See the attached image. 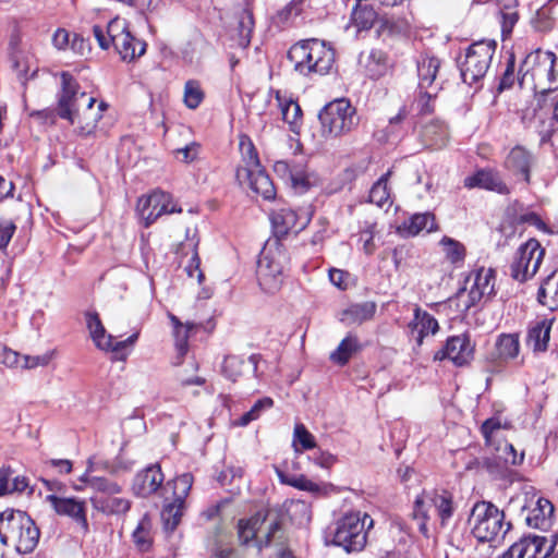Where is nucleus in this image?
Here are the masks:
<instances>
[{
    "instance_id": "33",
    "label": "nucleus",
    "mask_w": 558,
    "mask_h": 558,
    "mask_svg": "<svg viewBox=\"0 0 558 558\" xmlns=\"http://www.w3.org/2000/svg\"><path fill=\"white\" fill-rule=\"evenodd\" d=\"M85 318L87 329L95 345L100 350L109 351L112 348L113 337L106 331L99 315L95 312H88Z\"/></svg>"
},
{
    "instance_id": "24",
    "label": "nucleus",
    "mask_w": 558,
    "mask_h": 558,
    "mask_svg": "<svg viewBox=\"0 0 558 558\" xmlns=\"http://www.w3.org/2000/svg\"><path fill=\"white\" fill-rule=\"evenodd\" d=\"M464 186L468 189L481 187L498 194H508L509 189L500 178L499 173L493 170H480L464 179Z\"/></svg>"
},
{
    "instance_id": "2",
    "label": "nucleus",
    "mask_w": 558,
    "mask_h": 558,
    "mask_svg": "<svg viewBox=\"0 0 558 558\" xmlns=\"http://www.w3.org/2000/svg\"><path fill=\"white\" fill-rule=\"evenodd\" d=\"M238 534L242 544H252L258 550L271 548L270 558H294L287 546L282 514L277 509L262 508L250 519L240 520Z\"/></svg>"
},
{
    "instance_id": "51",
    "label": "nucleus",
    "mask_w": 558,
    "mask_h": 558,
    "mask_svg": "<svg viewBox=\"0 0 558 558\" xmlns=\"http://www.w3.org/2000/svg\"><path fill=\"white\" fill-rule=\"evenodd\" d=\"M272 404H274L272 399H270L268 397H265V398L258 400L251 408V410L247 411L246 413H244L238 421L234 422V424L236 426H246V425H248L251 422L257 420L259 417L260 413L265 409L271 408Z\"/></svg>"
},
{
    "instance_id": "64",
    "label": "nucleus",
    "mask_w": 558,
    "mask_h": 558,
    "mask_svg": "<svg viewBox=\"0 0 558 558\" xmlns=\"http://www.w3.org/2000/svg\"><path fill=\"white\" fill-rule=\"evenodd\" d=\"M312 459L315 464L324 469H329L337 462V457L327 451H317Z\"/></svg>"
},
{
    "instance_id": "39",
    "label": "nucleus",
    "mask_w": 558,
    "mask_h": 558,
    "mask_svg": "<svg viewBox=\"0 0 558 558\" xmlns=\"http://www.w3.org/2000/svg\"><path fill=\"white\" fill-rule=\"evenodd\" d=\"M360 350V343L355 336L348 335L329 355L332 363L343 366L352 355Z\"/></svg>"
},
{
    "instance_id": "11",
    "label": "nucleus",
    "mask_w": 558,
    "mask_h": 558,
    "mask_svg": "<svg viewBox=\"0 0 558 558\" xmlns=\"http://www.w3.org/2000/svg\"><path fill=\"white\" fill-rule=\"evenodd\" d=\"M496 50L495 40H478L470 45L464 59L460 62L461 77L472 85L487 73Z\"/></svg>"
},
{
    "instance_id": "1",
    "label": "nucleus",
    "mask_w": 558,
    "mask_h": 558,
    "mask_svg": "<svg viewBox=\"0 0 558 558\" xmlns=\"http://www.w3.org/2000/svg\"><path fill=\"white\" fill-rule=\"evenodd\" d=\"M556 54L553 51L537 49L525 58L522 69H526L523 80L530 74L535 90L537 106L541 110L551 109L547 119H541L537 125L539 145L550 144L557 131L558 122V85L556 82Z\"/></svg>"
},
{
    "instance_id": "26",
    "label": "nucleus",
    "mask_w": 558,
    "mask_h": 558,
    "mask_svg": "<svg viewBox=\"0 0 558 558\" xmlns=\"http://www.w3.org/2000/svg\"><path fill=\"white\" fill-rule=\"evenodd\" d=\"M376 310L377 305L373 301L354 303L340 313L339 320L347 326L362 325L363 323L373 319Z\"/></svg>"
},
{
    "instance_id": "10",
    "label": "nucleus",
    "mask_w": 558,
    "mask_h": 558,
    "mask_svg": "<svg viewBox=\"0 0 558 558\" xmlns=\"http://www.w3.org/2000/svg\"><path fill=\"white\" fill-rule=\"evenodd\" d=\"M284 258V253L277 241L274 243L267 242L260 251L256 275L258 283L264 291L274 293L281 286L282 262Z\"/></svg>"
},
{
    "instance_id": "29",
    "label": "nucleus",
    "mask_w": 558,
    "mask_h": 558,
    "mask_svg": "<svg viewBox=\"0 0 558 558\" xmlns=\"http://www.w3.org/2000/svg\"><path fill=\"white\" fill-rule=\"evenodd\" d=\"M198 240L195 239V233L190 238V230H186V241L180 244L179 252L190 253L191 256L187 264L184 266V270L190 278H195L197 283H202L204 280V274L201 270V259L197 253Z\"/></svg>"
},
{
    "instance_id": "23",
    "label": "nucleus",
    "mask_w": 558,
    "mask_h": 558,
    "mask_svg": "<svg viewBox=\"0 0 558 558\" xmlns=\"http://www.w3.org/2000/svg\"><path fill=\"white\" fill-rule=\"evenodd\" d=\"M534 157L525 147L517 145L507 155L505 168L515 177H521L526 183L530 182L531 167Z\"/></svg>"
},
{
    "instance_id": "3",
    "label": "nucleus",
    "mask_w": 558,
    "mask_h": 558,
    "mask_svg": "<svg viewBox=\"0 0 558 558\" xmlns=\"http://www.w3.org/2000/svg\"><path fill=\"white\" fill-rule=\"evenodd\" d=\"M288 59L301 75H325L335 63V51L325 41L311 38L294 44L288 51Z\"/></svg>"
},
{
    "instance_id": "12",
    "label": "nucleus",
    "mask_w": 558,
    "mask_h": 558,
    "mask_svg": "<svg viewBox=\"0 0 558 558\" xmlns=\"http://www.w3.org/2000/svg\"><path fill=\"white\" fill-rule=\"evenodd\" d=\"M61 89L58 94V114L60 118L74 124L78 116V101L86 98V109L90 110L96 102L94 97H87L85 92H80V85L69 72H61Z\"/></svg>"
},
{
    "instance_id": "27",
    "label": "nucleus",
    "mask_w": 558,
    "mask_h": 558,
    "mask_svg": "<svg viewBox=\"0 0 558 558\" xmlns=\"http://www.w3.org/2000/svg\"><path fill=\"white\" fill-rule=\"evenodd\" d=\"M409 328L413 336L416 335V342L421 345L424 337L435 335L438 331L439 325L434 316L416 306L414 318L410 322Z\"/></svg>"
},
{
    "instance_id": "50",
    "label": "nucleus",
    "mask_w": 558,
    "mask_h": 558,
    "mask_svg": "<svg viewBox=\"0 0 558 558\" xmlns=\"http://www.w3.org/2000/svg\"><path fill=\"white\" fill-rule=\"evenodd\" d=\"M204 99V92L197 81H187L184 86L183 100L187 108L196 109Z\"/></svg>"
},
{
    "instance_id": "21",
    "label": "nucleus",
    "mask_w": 558,
    "mask_h": 558,
    "mask_svg": "<svg viewBox=\"0 0 558 558\" xmlns=\"http://www.w3.org/2000/svg\"><path fill=\"white\" fill-rule=\"evenodd\" d=\"M473 347L465 335H459L448 338L442 350L435 354V360L449 359L456 365H464L472 357Z\"/></svg>"
},
{
    "instance_id": "44",
    "label": "nucleus",
    "mask_w": 558,
    "mask_h": 558,
    "mask_svg": "<svg viewBox=\"0 0 558 558\" xmlns=\"http://www.w3.org/2000/svg\"><path fill=\"white\" fill-rule=\"evenodd\" d=\"M254 24L252 11L243 9L238 15V41L241 47L246 48L250 45Z\"/></svg>"
},
{
    "instance_id": "36",
    "label": "nucleus",
    "mask_w": 558,
    "mask_h": 558,
    "mask_svg": "<svg viewBox=\"0 0 558 558\" xmlns=\"http://www.w3.org/2000/svg\"><path fill=\"white\" fill-rule=\"evenodd\" d=\"M439 245L447 262L456 267L463 265L466 256V248L463 243L445 235L439 241Z\"/></svg>"
},
{
    "instance_id": "34",
    "label": "nucleus",
    "mask_w": 558,
    "mask_h": 558,
    "mask_svg": "<svg viewBox=\"0 0 558 558\" xmlns=\"http://www.w3.org/2000/svg\"><path fill=\"white\" fill-rule=\"evenodd\" d=\"M496 355L500 361L508 362L518 357L520 339L518 333H501L495 342Z\"/></svg>"
},
{
    "instance_id": "42",
    "label": "nucleus",
    "mask_w": 558,
    "mask_h": 558,
    "mask_svg": "<svg viewBox=\"0 0 558 558\" xmlns=\"http://www.w3.org/2000/svg\"><path fill=\"white\" fill-rule=\"evenodd\" d=\"M439 87H432L421 89L418 88L417 96L412 102L411 110L416 114L424 116L429 114L434 111L435 98Z\"/></svg>"
},
{
    "instance_id": "54",
    "label": "nucleus",
    "mask_w": 558,
    "mask_h": 558,
    "mask_svg": "<svg viewBox=\"0 0 558 558\" xmlns=\"http://www.w3.org/2000/svg\"><path fill=\"white\" fill-rule=\"evenodd\" d=\"M21 43H22L21 34L19 32L13 33L9 40V54H10L11 61L13 62V66L19 71H23V69H22L23 51L21 49Z\"/></svg>"
},
{
    "instance_id": "56",
    "label": "nucleus",
    "mask_w": 558,
    "mask_h": 558,
    "mask_svg": "<svg viewBox=\"0 0 558 558\" xmlns=\"http://www.w3.org/2000/svg\"><path fill=\"white\" fill-rule=\"evenodd\" d=\"M500 17H501V20H500L501 36H502V39H506L511 35L514 25L519 21V13H518L517 9L500 10Z\"/></svg>"
},
{
    "instance_id": "53",
    "label": "nucleus",
    "mask_w": 558,
    "mask_h": 558,
    "mask_svg": "<svg viewBox=\"0 0 558 558\" xmlns=\"http://www.w3.org/2000/svg\"><path fill=\"white\" fill-rule=\"evenodd\" d=\"M413 24L412 16L396 17L389 16L385 20V25L391 33L407 35L410 33Z\"/></svg>"
},
{
    "instance_id": "37",
    "label": "nucleus",
    "mask_w": 558,
    "mask_h": 558,
    "mask_svg": "<svg viewBox=\"0 0 558 558\" xmlns=\"http://www.w3.org/2000/svg\"><path fill=\"white\" fill-rule=\"evenodd\" d=\"M555 271L548 275L538 289L537 300L541 304L547 306L550 311L558 308V280L555 278Z\"/></svg>"
},
{
    "instance_id": "52",
    "label": "nucleus",
    "mask_w": 558,
    "mask_h": 558,
    "mask_svg": "<svg viewBox=\"0 0 558 558\" xmlns=\"http://www.w3.org/2000/svg\"><path fill=\"white\" fill-rule=\"evenodd\" d=\"M244 365V359L236 355H229L223 361L222 373L228 379L234 383L242 375Z\"/></svg>"
},
{
    "instance_id": "47",
    "label": "nucleus",
    "mask_w": 558,
    "mask_h": 558,
    "mask_svg": "<svg viewBox=\"0 0 558 558\" xmlns=\"http://www.w3.org/2000/svg\"><path fill=\"white\" fill-rule=\"evenodd\" d=\"M388 175L389 172L381 175L377 182L374 183L369 191V202L377 205L378 207H383L390 201V193L388 190Z\"/></svg>"
},
{
    "instance_id": "48",
    "label": "nucleus",
    "mask_w": 558,
    "mask_h": 558,
    "mask_svg": "<svg viewBox=\"0 0 558 558\" xmlns=\"http://www.w3.org/2000/svg\"><path fill=\"white\" fill-rule=\"evenodd\" d=\"M278 476L281 483L288 484L301 490H306L313 494H320L324 490L319 484L308 480L304 475L288 477L283 472L278 471Z\"/></svg>"
},
{
    "instance_id": "49",
    "label": "nucleus",
    "mask_w": 558,
    "mask_h": 558,
    "mask_svg": "<svg viewBox=\"0 0 558 558\" xmlns=\"http://www.w3.org/2000/svg\"><path fill=\"white\" fill-rule=\"evenodd\" d=\"M293 447L296 452L314 449L316 447L314 436L301 423L294 426Z\"/></svg>"
},
{
    "instance_id": "31",
    "label": "nucleus",
    "mask_w": 558,
    "mask_h": 558,
    "mask_svg": "<svg viewBox=\"0 0 558 558\" xmlns=\"http://www.w3.org/2000/svg\"><path fill=\"white\" fill-rule=\"evenodd\" d=\"M420 136L426 147L438 149L444 147L447 143L448 129L444 122L432 120L422 126Z\"/></svg>"
},
{
    "instance_id": "62",
    "label": "nucleus",
    "mask_w": 558,
    "mask_h": 558,
    "mask_svg": "<svg viewBox=\"0 0 558 558\" xmlns=\"http://www.w3.org/2000/svg\"><path fill=\"white\" fill-rule=\"evenodd\" d=\"M21 362V355L7 347H0V363L8 367H17Z\"/></svg>"
},
{
    "instance_id": "46",
    "label": "nucleus",
    "mask_w": 558,
    "mask_h": 558,
    "mask_svg": "<svg viewBox=\"0 0 558 558\" xmlns=\"http://www.w3.org/2000/svg\"><path fill=\"white\" fill-rule=\"evenodd\" d=\"M169 318L173 325V335L175 338V347L179 354L183 355L187 351V339L189 332L194 328L193 323L182 324L179 318L172 314L169 315Z\"/></svg>"
},
{
    "instance_id": "4",
    "label": "nucleus",
    "mask_w": 558,
    "mask_h": 558,
    "mask_svg": "<svg viewBox=\"0 0 558 558\" xmlns=\"http://www.w3.org/2000/svg\"><path fill=\"white\" fill-rule=\"evenodd\" d=\"M39 530L26 512L7 509L0 512V542L12 546L20 554L35 549L39 541Z\"/></svg>"
},
{
    "instance_id": "6",
    "label": "nucleus",
    "mask_w": 558,
    "mask_h": 558,
    "mask_svg": "<svg viewBox=\"0 0 558 558\" xmlns=\"http://www.w3.org/2000/svg\"><path fill=\"white\" fill-rule=\"evenodd\" d=\"M373 519L364 512L345 513L335 524L332 543L347 553L361 551L367 542V530L373 526Z\"/></svg>"
},
{
    "instance_id": "61",
    "label": "nucleus",
    "mask_w": 558,
    "mask_h": 558,
    "mask_svg": "<svg viewBox=\"0 0 558 558\" xmlns=\"http://www.w3.org/2000/svg\"><path fill=\"white\" fill-rule=\"evenodd\" d=\"M518 222L535 227L537 230L546 231V225L534 211H525L518 216Z\"/></svg>"
},
{
    "instance_id": "58",
    "label": "nucleus",
    "mask_w": 558,
    "mask_h": 558,
    "mask_svg": "<svg viewBox=\"0 0 558 558\" xmlns=\"http://www.w3.org/2000/svg\"><path fill=\"white\" fill-rule=\"evenodd\" d=\"M507 427H508V423L506 421L502 422L500 417L495 416V417L487 418L482 424L481 432L486 440V444H490L494 433L499 430L500 428H507Z\"/></svg>"
},
{
    "instance_id": "60",
    "label": "nucleus",
    "mask_w": 558,
    "mask_h": 558,
    "mask_svg": "<svg viewBox=\"0 0 558 558\" xmlns=\"http://www.w3.org/2000/svg\"><path fill=\"white\" fill-rule=\"evenodd\" d=\"M15 230L16 225L12 220L0 219V250L9 245Z\"/></svg>"
},
{
    "instance_id": "41",
    "label": "nucleus",
    "mask_w": 558,
    "mask_h": 558,
    "mask_svg": "<svg viewBox=\"0 0 558 558\" xmlns=\"http://www.w3.org/2000/svg\"><path fill=\"white\" fill-rule=\"evenodd\" d=\"M276 99L280 107L283 121L291 126L292 131H294V128L299 124L302 118L300 105L292 99L283 97L279 90L276 92Z\"/></svg>"
},
{
    "instance_id": "7",
    "label": "nucleus",
    "mask_w": 558,
    "mask_h": 558,
    "mask_svg": "<svg viewBox=\"0 0 558 558\" xmlns=\"http://www.w3.org/2000/svg\"><path fill=\"white\" fill-rule=\"evenodd\" d=\"M322 136L326 140L344 136L359 125L356 109L344 98L327 104L318 114Z\"/></svg>"
},
{
    "instance_id": "59",
    "label": "nucleus",
    "mask_w": 558,
    "mask_h": 558,
    "mask_svg": "<svg viewBox=\"0 0 558 558\" xmlns=\"http://www.w3.org/2000/svg\"><path fill=\"white\" fill-rule=\"evenodd\" d=\"M299 163L294 161H287V160H278L274 163V171L275 173L281 178L286 183H289L295 167Z\"/></svg>"
},
{
    "instance_id": "19",
    "label": "nucleus",
    "mask_w": 558,
    "mask_h": 558,
    "mask_svg": "<svg viewBox=\"0 0 558 558\" xmlns=\"http://www.w3.org/2000/svg\"><path fill=\"white\" fill-rule=\"evenodd\" d=\"M45 500L50 504L57 514L72 519L84 535L88 533L89 525L84 500L74 497H59L56 494L47 495Z\"/></svg>"
},
{
    "instance_id": "40",
    "label": "nucleus",
    "mask_w": 558,
    "mask_h": 558,
    "mask_svg": "<svg viewBox=\"0 0 558 558\" xmlns=\"http://www.w3.org/2000/svg\"><path fill=\"white\" fill-rule=\"evenodd\" d=\"M318 178L314 172H310L305 166L299 163L289 181L290 187L296 194H303L312 186L316 185Z\"/></svg>"
},
{
    "instance_id": "43",
    "label": "nucleus",
    "mask_w": 558,
    "mask_h": 558,
    "mask_svg": "<svg viewBox=\"0 0 558 558\" xmlns=\"http://www.w3.org/2000/svg\"><path fill=\"white\" fill-rule=\"evenodd\" d=\"M410 235H416L421 231L433 232L437 229L435 217L430 213L415 214L404 223Z\"/></svg>"
},
{
    "instance_id": "22",
    "label": "nucleus",
    "mask_w": 558,
    "mask_h": 558,
    "mask_svg": "<svg viewBox=\"0 0 558 558\" xmlns=\"http://www.w3.org/2000/svg\"><path fill=\"white\" fill-rule=\"evenodd\" d=\"M165 475L158 464L150 465L138 472L133 482V492L140 497L157 494L162 486Z\"/></svg>"
},
{
    "instance_id": "28",
    "label": "nucleus",
    "mask_w": 558,
    "mask_h": 558,
    "mask_svg": "<svg viewBox=\"0 0 558 558\" xmlns=\"http://www.w3.org/2000/svg\"><path fill=\"white\" fill-rule=\"evenodd\" d=\"M90 502L96 510L107 515H121L131 508V500L118 495L93 496Z\"/></svg>"
},
{
    "instance_id": "55",
    "label": "nucleus",
    "mask_w": 558,
    "mask_h": 558,
    "mask_svg": "<svg viewBox=\"0 0 558 558\" xmlns=\"http://www.w3.org/2000/svg\"><path fill=\"white\" fill-rule=\"evenodd\" d=\"M353 20L360 28L368 29L376 20V13L372 8L361 7L354 11Z\"/></svg>"
},
{
    "instance_id": "5",
    "label": "nucleus",
    "mask_w": 558,
    "mask_h": 558,
    "mask_svg": "<svg viewBox=\"0 0 558 558\" xmlns=\"http://www.w3.org/2000/svg\"><path fill=\"white\" fill-rule=\"evenodd\" d=\"M456 511L453 496L446 489L423 490L414 501L413 518L418 522V530L427 536V522L437 517L440 525L446 526Z\"/></svg>"
},
{
    "instance_id": "25",
    "label": "nucleus",
    "mask_w": 558,
    "mask_h": 558,
    "mask_svg": "<svg viewBox=\"0 0 558 558\" xmlns=\"http://www.w3.org/2000/svg\"><path fill=\"white\" fill-rule=\"evenodd\" d=\"M554 323V316L550 318L545 317L536 320L529 327L526 344L531 347L534 352H545L547 350Z\"/></svg>"
},
{
    "instance_id": "45",
    "label": "nucleus",
    "mask_w": 558,
    "mask_h": 558,
    "mask_svg": "<svg viewBox=\"0 0 558 558\" xmlns=\"http://www.w3.org/2000/svg\"><path fill=\"white\" fill-rule=\"evenodd\" d=\"M133 542L141 551H147L151 546V522L144 515L133 532Z\"/></svg>"
},
{
    "instance_id": "13",
    "label": "nucleus",
    "mask_w": 558,
    "mask_h": 558,
    "mask_svg": "<svg viewBox=\"0 0 558 558\" xmlns=\"http://www.w3.org/2000/svg\"><path fill=\"white\" fill-rule=\"evenodd\" d=\"M136 211L145 227H149L163 215L181 213L182 208L170 193L156 190L137 201Z\"/></svg>"
},
{
    "instance_id": "15",
    "label": "nucleus",
    "mask_w": 558,
    "mask_h": 558,
    "mask_svg": "<svg viewBox=\"0 0 558 558\" xmlns=\"http://www.w3.org/2000/svg\"><path fill=\"white\" fill-rule=\"evenodd\" d=\"M168 485L172 486L173 500L163 506L161 519L167 531H174L179 525L185 509V498L190 494L193 485V475L183 473L177 476Z\"/></svg>"
},
{
    "instance_id": "16",
    "label": "nucleus",
    "mask_w": 558,
    "mask_h": 558,
    "mask_svg": "<svg viewBox=\"0 0 558 558\" xmlns=\"http://www.w3.org/2000/svg\"><path fill=\"white\" fill-rule=\"evenodd\" d=\"M107 34L123 61H133L146 51V44L129 32L124 20L113 19L110 21L107 25Z\"/></svg>"
},
{
    "instance_id": "17",
    "label": "nucleus",
    "mask_w": 558,
    "mask_h": 558,
    "mask_svg": "<svg viewBox=\"0 0 558 558\" xmlns=\"http://www.w3.org/2000/svg\"><path fill=\"white\" fill-rule=\"evenodd\" d=\"M557 539L556 533L550 539L538 535L522 537L502 555V558H547L554 550Z\"/></svg>"
},
{
    "instance_id": "8",
    "label": "nucleus",
    "mask_w": 558,
    "mask_h": 558,
    "mask_svg": "<svg viewBox=\"0 0 558 558\" xmlns=\"http://www.w3.org/2000/svg\"><path fill=\"white\" fill-rule=\"evenodd\" d=\"M496 272L493 268L480 267L470 272L466 287L461 289L452 300L459 312L486 303L495 295Z\"/></svg>"
},
{
    "instance_id": "14",
    "label": "nucleus",
    "mask_w": 558,
    "mask_h": 558,
    "mask_svg": "<svg viewBox=\"0 0 558 558\" xmlns=\"http://www.w3.org/2000/svg\"><path fill=\"white\" fill-rule=\"evenodd\" d=\"M544 254L545 251L537 240H527L519 246L513 257L510 276L519 282L531 279L538 270Z\"/></svg>"
},
{
    "instance_id": "32",
    "label": "nucleus",
    "mask_w": 558,
    "mask_h": 558,
    "mask_svg": "<svg viewBox=\"0 0 558 558\" xmlns=\"http://www.w3.org/2000/svg\"><path fill=\"white\" fill-rule=\"evenodd\" d=\"M440 68V60L436 57L421 56L417 61L418 88L439 87L435 84Z\"/></svg>"
},
{
    "instance_id": "38",
    "label": "nucleus",
    "mask_w": 558,
    "mask_h": 558,
    "mask_svg": "<svg viewBox=\"0 0 558 558\" xmlns=\"http://www.w3.org/2000/svg\"><path fill=\"white\" fill-rule=\"evenodd\" d=\"M80 480L86 487L100 494L99 496L119 495L122 490V487L117 482L106 477L94 476L89 473H85Z\"/></svg>"
},
{
    "instance_id": "9",
    "label": "nucleus",
    "mask_w": 558,
    "mask_h": 558,
    "mask_svg": "<svg viewBox=\"0 0 558 558\" xmlns=\"http://www.w3.org/2000/svg\"><path fill=\"white\" fill-rule=\"evenodd\" d=\"M470 522L473 536L482 543L496 542L504 538L510 527L509 523H505L504 512L486 501L474 505Z\"/></svg>"
},
{
    "instance_id": "57",
    "label": "nucleus",
    "mask_w": 558,
    "mask_h": 558,
    "mask_svg": "<svg viewBox=\"0 0 558 558\" xmlns=\"http://www.w3.org/2000/svg\"><path fill=\"white\" fill-rule=\"evenodd\" d=\"M53 351L46 352L43 355H21V362L19 366L25 369H32L37 366H46L53 359Z\"/></svg>"
},
{
    "instance_id": "35",
    "label": "nucleus",
    "mask_w": 558,
    "mask_h": 558,
    "mask_svg": "<svg viewBox=\"0 0 558 558\" xmlns=\"http://www.w3.org/2000/svg\"><path fill=\"white\" fill-rule=\"evenodd\" d=\"M362 63L366 75L373 80L383 77L389 70L387 56L381 50H372Z\"/></svg>"
},
{
    "instance_id": "18",
    "label": "nucleus",
    "mask_w": 558,
    "mask_h": 558,
    "mask_svg": "<svg viewBox=\"0 0 558 558\" xmlns=\"http://www.w3.org/2000/svg\"><path fill=\"white\" fill-rule=\"evenodd\" d=\"M312 211L310 208H303L298 211L281 207L274 209L270 215L271 225L275 234L280 238L289 233L298 234L311 221Z\"/></svg>"
},
{
    "instance_id": "63",
    "label": "nucleus",
    "mask_w": 558,
    "mask_h": 558,
    "mask_svg": "<svg viewBox=\"0 0 558 558\" xmlns=\"http://www.w3.org/2000/svg\"><path fill=\"white\" fill-rule=\"evenodd\" d=\"M506 463H510L512 465L521 464L524 459V452L518 453L515 448L511 444H505L502 449V456Z\"/></svg>"
},
{
    "instance_id": "30",
    "label": "nucleus",
    "mask_w": 558,
    "mask_h": 558,
    "mask_svg": "<svg viewBox=\"0 0 558 558\" xmlns=\"http://www.w3.org/2000/svg\"><path fill=\"white\" fill-rule=\"evenodd\" d=\"M555 507L545 498H538L536 506L526 515L529 526L547 530L551 526Z\"/></svg>"
},
{
    "instance_id": "20",
    "label": "nucleus",
    "mask_w": 558,
    "mask_h": 558,
    "mask_svg": "<svg viewBox=\"0 0 558 558\" xmlns=\"http://www.w3.org/2000/svg\"><path fill=\"white\" fill-rule=\"evenodd\" d=\"M251 165L255 168L248 170H238L236 177L241 181L245 178L248 185L256 194H259L264 199L271 201L276 197V187L270 180L269 175L262 169L259 159L254 155L251 157Z\"/></svg>"
}]
</instances>
